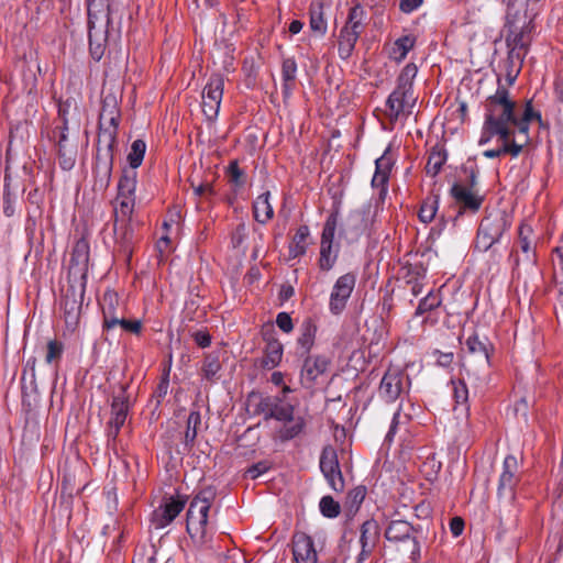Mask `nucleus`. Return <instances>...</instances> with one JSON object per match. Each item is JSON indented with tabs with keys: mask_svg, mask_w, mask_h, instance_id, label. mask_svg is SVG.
<instances>
[{
	"mask_svg": "<svg viewBox=\"0 0 563 563\" xmlns=\"http://www.w3.org/2000/svg\"><path fill=\"white\" fill-rule=\"evenodd\" d=\"M113 234L115 252L129 263L134 245V232L131 222H113Z\"/></svg>",
	"mask_w": 563,
	"mask_h": 563,
	"instance_id": "6ab92c4d",
	"label": "nucleus"
},
{
	"mask_svg": "<svg viewBox=\"0 0 563 563\" xmlns=\"http://www.w3.org/2000/svg\"><path fill=\"white\" fill-rule=\"evenodd\" d=\"M187 504V496L177 494L164 498V503L154 512V523L156 528H164L172 523L175 518L184 510Z\"/></svg>",
	"mask_w": 563,
	"mask_h": 563,
	"instance_id": "dca6fc26",
	"label": "nucleus"
},
{
	"mask_svg": "<svg viewBox=\"0 0 563 563\" xmlns=\"http://www.w3.org/2000/svg\"><path fill=\"white\" fill-rule=\"evenodd\" d=\"M440 195L430 192L421 202L418 217L423 223H430L434 220L437 211L439 209Z\"/></svg>",
	"mask_w": 563,
	"mask_h": 563,
	"instance_id": "a19ab883",
	"label": "nucleus"
},
{
	"mask_svg": "<svg viewBox=\"0 0 563 563\" xmlns=\"http://www.w3.org/2000/svg\"><path fill=\"white\" fill-rule=\"evenodd\" d=\"M366 12L361 3H355L349 11L345 24L340 30L338 38V53L340 58L349 59L355 45L365 29Z\"/></svg>",
	"mask_w": 563,
	"mask_h": 563,
	"instance_id": "39448f33",
	"label": "nucleus"
},
{
	"mask_svg": "<svg viewBox=\"0 0 563 563\" xmlns=\"http://www.w3.org/2000/svg\"><path fill=\"white\" fill-rule=\"evenodd\" d=\"M450 194L459 206L456 216L453 218L454 223L459 217L467 211L471 213H476L484 202L483 195H479L477 190H472L470 187H465L460 183H455L451 187Z\"/></svg>",
	"mask_w": 563,
	"mask_h": 563,
	"instance_id": "9b49d317",
	"label": "nucleus"
},
{
	"mask_svg": "<svg viewBox=\"0 0 563 563\" xmlns=\"http://www.w3.org/2000/svg\"><path fill=\"white\" fill-rule=\"evenodd\" d=\"M263 340L266 342L263 350V356L255 361L258 368L271 371L279 365L284 355L282 342L274 336V329L263 332Z\"/></svg>",
	"mask_w": 563,
	"mask_h": 563,
	"instance_id": "4468645a",
	"label": "nucleus"
},
{
	"mask_svg": "<svg viewBox=\"0 0 563 563\" xmlns=\"http://www.w3.org/2000/svg\"><path fill=\"white\" fill-rule=\"evenodd\" d=\"M114 157L96 155L93 166L95 186L99 189H107L111 183Z\"/></svg>",
	"mask_w": 563,
	"mask_h": 563,
	"instance_id": "c85d7f7f",
	"label": "nucleus"
},
{
	"mask_svg": "<svg viewBox=\"0 0 563 563\" xmlns=\"http://www.w3.org/2000/svg\"><path fill=\"white\" fill-rule=\"evenodd\" d=\"M89 252L90 247L87 239L80 238L75 242L69 261V279L71 278V276H78L81 280L80 283H86L88 273Z\"/></svg>",
	"mask_w": 563,
	"mask_h": 563,
	"instance_id": "2eb2a0df",
	"label": "nucleus"
},
{
	"mask_svg": "<svg viewBox=\"0 0 563 563\" xmlns=\"http://www.w3.org/2000/svg\"><path fill=\"white\" fill-rule=\"evenodd\" d=\"M406 377L407 375L401 368L389 366L378 387L379 397L388 404L396 401L405 389L404 379Z\"/></svg>",
	"mask_w": 563,
	"mask_h": 563,
	"instance_id": "f8f14e48",
	"label": "nucleus"
},
{
	"mask_svg": "<svg viewBox=\"0 0 563 563\" xmlns=\"http://www.w3.org/2000/svg\"><path fill=\"white\" fill-rule=\"evenodd\" d=\"M355 285L356 274L353 272H349L335 280L329 300V310L332 314L338 316L344 311Z\"/></svg>",
	"mask_w": 563,
	"mask_h": 563,
	"instance_id": "1a4fd4ad",
	"label": "nucleus"
},
{
	"mask_svg": "<svg viewBox=\"0 0 563 563\" xmlns=\"http://www.w3.org/2000/svg\"><path fill=\"white\" fill-rule=\"evenodd\" d=\"M411 98V93H408L399 89H394V91L389 95V97L386 100V114L391 122L397 121L400 114L405 112L406 107L409 103V99Z\"/></svg>",
	"mask_w": 563,
	"mask_h": 563,
	"instance_id": "c756f323",
	"label": "nucleus"
},
{
	"mask_svg": "<svg viewBox=\"0 0 563 563\" xmlns=\"http://www.w3.org/2000/svg\"><path fill=\"white\" fill-rule=\"evenodd\" d=\"M418 73V68L413 63L407 64L397 78V86L399 89L412 95V81Z\"/></svg>",
	"mask_w": 563,
	"mask_h": 563,
	"instance_id": "8fccbe9b",
	"label": "nucleus"
},
{
	"mask_svg": "<svg viewBox=\"0 0 563 563\" xmlns=\"http://www.w3.org/2000/svg\"><path fill=\"white\" fill-rule=\"evenodd\" d=\"M501 145L498 148L486 150L483 155L487 158H497L504 155H509L516 158L520 155L523 147L529 143H525V139L517 141L516 136H507L506 139H499Z\"/></svg>",
	"mask_w": 563,
	"mask_h": 563,
	"instance_id": "bb28decb",
	"label": "nucleus"
},
{
	"mask_svg": "<svg viewBox=\"0 0 563 563\" xmlns=\"http://www.w3.org/2000/svg\"><path fill=\"white\" fill-rule=\"evenodd\" d=\"M448 159V153L443 144H435L429 153L426 165V173L431 177H435L442 169Z\"/></svg>",
	"mask_w": 563,
	"mask_h": 563,
	"instance_id": "f704fd0d",
	"label": "nucleus"
},
{
	"mask_svg": "<svg viewBox=\"0 0 563 563\" xmlns=\"http://www.w3.org/2000/svg\"><path fill=\"white\" fill-rule=\"evenodd\" d=\"M305 428V420L302 417L294 418L286 421L284 427L278 431V437L282 441H289L298 437Z\"/></svg>",
	"mask_w": 563,
	"mask_h": 563,
	"instance_id": "09e8293b",
	"label": "nucleus"
},
{
	"mask_svg": "<svg viewBox=\"0 0 563 563\" xmlns=\"http://www.w3.org/2000/svg\"><path fill=\"white\" fill-rule=\"evenodd\" d=\"M360 532L361 552L357 562L362 563L375 550L380 539V527L376 520L369 519L362 523Z\"/></svg>",
	"mask_w": 563,
	"mask_h": 563,
	"instance_id": "aec40b11",
	"label": "nucleus"
},
{
	"mask_svg": "<svg viewBox=\"0 0 563 563\" xmlns=\"http://www.w3.org/2000/svg\"><path fill=\"white\" fill-rule=\"evenodd\" d=\"M201 424V416L197 410L190 411L187 418V428L185 431V446L191 449L195 444V440L197 438L198 428Z\"/></svg>",
	"mask_w": 563,
	"mask_h": 563,
	"instance_id": "49530a36",
	"label": "nucleus"
},
{
	"mask_svg": "<svg viewBox=\"0 0 563 563\" xmlns=\"http://www.w3.org/2000/svg\"><path fill=\"white\" fill-rule=\"evenodd\" d=\"M102 310V328L111 330L118 325L121 316L118 314L119 297L112 290H107L100 300Z\"/></svg>",
	"mask_w": 563,
	"mask_h": 563,
	"instance_id": "a878e982",
	"label": "nucleus"
},
{
	"mask_svg": "<svg viewBox=\"0 0 563 563\" xmlns=\"http://www.w3.org/2000/svg\"><path fill=\"white\" fill-rule=\"evenodd\" d=\"M511 217L501 209L494 210L485 216L478 227L475 249L479 252L488 251L498 243L506 231L511 227Z\"/></svg>",
	"mask_w": 563,
	"mask_h": 563,
	"instance_id": "7ed1b4c3",
	"label": "nucleus"
},
{
	"mask_svg": "<svg viewBox=\"0 0 563 563\" xmlns=\"http://www.w3.org/2000/svg\"><path fill=\"white\" fill-rule=\"evenodd\" d=\"M58 165L63 170H70L74 168L77 158V146H69L67 148H57Z\"/></svg>",
	"mask_w": 563,
	"mask_h": 563,
	"instance_id": "13d9d810",
	"label": "nucleus"
},
{
	"mask_svg": "<svg viewBox=\"0 0 563 563\" xmlns=\"http://www.w3.org/2000/svg\"><path fill=\"white\" fill-rule=\"evenodd\" d=\"M339 221V210H333L327 218L322 233H321V241L320 243H331L333 244L335 231L338 227Z\"/></svg>",
	"mask_w": 563,
	"mask_h": 563,
	"instance_id": "6e6d98bb",
	"label": "nucleus"
},
{
	"mask_svg": "<svg viewBox=\"0 0 563 563\" xmlns=\"http://www.w3.org/2000/svg\"><path fill=\"white\" fill-rule=\"evenodd\" d=\"M318 330L319 324L316 317L309 316L303 318L298 328V336L296 339L297 355L307 354L312 351L316 344Z\"/></svg>",
	"mask_w": 563,
	"mask_h": 563,
	"instance_id": "a211bd4d",
	"label": "nucleus"
},
{
	"mask_svg": "<svg viewBox=\"0 0 563 563\" xmlns=\"http://www.w3.org/2000/svg\"><path fill=\"white\" fill-rule=\"evenodd\" d=\"M211 505L190 501L186 514V530L192 542L199 548L209 547L213 531L209 526Z\"/></svg>",
	"mask_w": 563,
	"mask_h": 563,
	"instance_id": "20e7f679",
	"label": "nucleus"
},
{
	"mask_svg": "<svg viewBox=\"0 0 563 563\" xmlns=\"http://www.w3.org/2000/svg\"><path fill=\"white\" fill-rule=\"evenodd\" d=\"M269 199L271 192L267 190L253 202V217L261 224H266L274 217V209Z\"/></svg>",
	"mask_w": 563,
	"mask_h": 563,
	"instance_id": "2f4dec72",
	"label": "nucleus"
},
{
	"mask_svg": "<svg viewBox=\"0 0 563 563\" xmlns=\"http://www.w3.org/2000/svg\"><path fill=\"white\" fill-rule=\"evenodd\" d=\"M394 163L390 155V147H387L383 155L375 161V174L372 178V186L379 188L380 195L387 191V184Z\"/></svg>",
	"mask_w": 563,
	"mask_h": 563,
	"instance_id": "5701e85b",
	"label": "nucleus"
},
{
	"mask_svg": "<svg viewBox=\"0 0 563 563\" xmlns=\"http://www.w3.org/2000/svg\"><path fill=\"white\" fill-rule=\"evenodd\" d=\"M310 230L306 224L300 225L288 247L289 258L301 257L307 253L309 245Z\"/></svg>",
	"mask_w": 563,
	"mask_h": 563,
	"instance_id": "473e14b6",
	"label": "nucleus"
},
{
	"mask_svg": "<svg viewBox=\"0 0 563 563\" xmlns=\"http://www.w3.org/2000/svg\"><path fill=\"white\" fill-rule=\"evenodd\" d=\"M119 125H98L96 155L114 157Z\"/></svg>",
	"mask_w": 563,
	"mask_h": 563,
	"instance_id": "393cba45",
	"label": "nucleus"
},
{
	"mask_svg": "<svg viewBox=\"0 0 563 563\" xmlns=\"http://www.w3.org/2000/svg\"><path fill=\"white\" fill-rule=\"evenodd\" d=\"M225 176L228 177V181L235 188H241L246 184V173L240 167L236 159L230 162L225 169Z\"/></svg>",
	"mask_w": 563,
	"mask_h": 563,
	"instance_id": "864d4df0",
	"label": "nucleus"
},
{
	"mask_svg": "<svg viewBox=\"0 0 563 563\" xmlns=\"http://www.w3.org/2000/svg\"><path fill=\"white\" fill-rule=\"evenodd\" d=\"M320 512L327 518H336L341 512V506L332 496H323L319 503Z\"/></svg>",
	"mask_w": 563,
	"mask_h": 563,
	"instance_id": "0e129e2a",
	"label": "nucleus"
},
{
	"mask_svg": "<svg viewBox=\"0 0 563 563\" xmlns=\"http://www.w3.org/2000/svg\"><path fill=\"white\" fill-rule=\"evenodd\" d=\"M468 355L461 360V371L474 385L484 384L490 365V354L487 338L481 339L473 333L465 341Z\"/></svg>",
	"mask_w": 563,
	"mask_h": 563,
	"instance_id": "f03ea898",
	"label": "nucleus"
},
{
	"mask_svg": "<svg viewBox=\"0 0 563 563\" xmlns=\"http://www.w3.org/2000/svg\"><path fill=\"white\" fill-rule=\"evenodd\" d=\"M498 87L494 95L486 98L484 102L485 120L483 124V133L479 145H483L494 136L506 139L507 136H516L519 134L525 139V143H529V125L532 121L542 124L540 111L533 109L532 100H528L521 115L516 112L517 103L510 98L508 88L501 82V78H497Z\"/></svg>",
	"mask_w": 563,
	"mask_h": 563,
	"instance_id": "f257e3e1",
	"label": "nucleus"
},
{
	"mask_svg": "<svg viewBox=\"0 0 563 563\" xmlns=\"http://www.w3.org/2000/svg\"><path fill=\"white\" fill-rule=\"evenodd\" d=\"M128 385H121L120 391L112 397L111 401V417L118 419L126 420L129 410H130V401L128 391Z\"/></svg>",
	"mask_w": 563,
	"mask_h": 563,
	"instance_id": "c9c22d12",
	"label": "nucleus"
},
{
	"mask_svg": "<svg viewBox=\"0 0 563 563\" xmlns=\"http://www.w3.org/2000/svg\"><path fill=\"white\" fill-rule=\"evenodd\" d=\"M415 37L411 35H405L395 41L394 58L398 62L406 58L408 52L415 46Z\"/></svg>",
	"mask_w": 563,
	"mask_h": 563,
	"instance_id": "052dcab7",
	"label": "nucleus"
},
{
	"mask_svg": "<svg viewBox=\"0 0 563 563\" xmlns=\"http://www.w3.org/2000/svg\"><path fill=\"white\" fill-rule=\"evenodd\" d=\"M169 374H170V368L169 367L164 368L161 380L153 393V398L156 400V407H158L162 404V401L164 400V398L166 397V395L168 393Z\"/></svg>",
	"mask_w": 563,
	"mask_h": 563,
	"instance_id": "69168bd1",
	"label": "nucleus"
},
{
	"mask_svg": "<svg viewBox=\"0 0 563 563\" xmlns=\"http://www.w3.org/2000/svg\"><path fill=\"white\" fill-rule=\"evenodd\" d=\"M86 283H80L79 288L69 284L60 300L63 318L68 330L74 331L80 320Z\"/></svg>",
	"mask_w": 563,
	"mask_h": 563,
	"instance_id": "0eeeda50",
	"label": "nucleus"
},
{
	"mask_svg": "<svg viewBox=\"0 0 563 563\" xmlns=\"http://www.w3.org/2000/svg\"><path fill=\"white\" fill-rule=\"evenodd\" d=\"M402 279L405 284L410 288V292L413 297H418L423 289L424 280L427 277V267L423 263L406 264L401 267Z\"/></svg>",
	"mask_w": 563,
	"mask_h": 563,
	"instance_id": "412c9836",
	"label": "nucleus"
},
{
	"mask_svg": "<svg viewBox=\"0 0 563 563\" xmlns=\"http://www.w3.org/2000/svg\"><path fill=\"white\" fill-rule=\"evenodd\" d=\"M221 368L222 365L220 363L218 354H206L201 366L202 378L211 383L216 382L218 379V374L221 371Z\"/></svg>",
	"mask_w": 563,
	"mask_h": 563,
	"instance_id": "c03bdc74",
	"label": "nucleus"
},
{
	"mask_svg": "<svg viewBox=\"0 0 563 563\" xmlns=\"http://www.w3.org/2000/svg\"><path fill=\"white\" fill-rule=\"evenodd\" d=\"M297 75V63L295 58H284L282 64V78H283V95L285 97L290 96L295 88Z\"/></svg>",
	"mask_w": 563,
	"mask_h": 563,
	"instance_id": "e433bc0d",
	"label": "nucleus"
},
{
	"mask_svg": "<svg viewBox=\"0 0 563 563\" xmlns=\"http://www.w3.org/2000/svg\"><path fill=\"white\" fill-rule=\"evenodd\" d=\"M10 175L8 172L4 174V185H3V213L5 217L10 218L14 214V203L16 200V196L13 195L10 190Z\"/></svg>",
	"mask_w": 563,
	"mask_h": 563,
	"instance_id": "bf43d9fd",
	"label": "nucleus"
},
{
	"mask_svg": "<svg viewBox=\"0 0 563 563\" xmlns=\"http://www.w3.org/2000/svg\"><path fill=\"white\" fill-rule=\"evenodd\" d=\"M323 476L325 477L329 486L334 492H343L345 487L344 478L341 472V468L338 467L336 470H333V472H325L323 473Z\"/></svg>",
	"mask_w": 563,
	"mask_h": 563,
	"instance_id": "774afa93",
	"label": "nucleus"
},
{
	"mask_svg": "<svg viewBox=\"0 0 563 563\" xmlns=\"http://www.w3.org/2000/svg\"><path fill=\"white\" fill-rule=\"evenodd\" d=\"M118 206L113 209V222H131L134 211L135 197L118 196Z\"/></svg>",
	"mask_w": 563,
	"mask_h": 563,
	"instance_id": "ea45409f",
	"label": "nucleus"
},
{
	"mask_svg": "<svg viewBox=\"0 0 563 563\" xmlns=\"http://www.w3.org/2000/svg\"><path fill=\"white\" fill-rule=\"evenodd\" d=\"M339 249L333 250L331 243H320V256L318 261L319 268L323 272H329L336 263Z\"/></svg>",
	"mask_w": 563,
	"mask_h": 563,
	"instance_id": "a18cd8bd",
	"label": "nucleus"
},
{
	"mask_svg": "<svg viewBox=\"0 0 563 563\" xmlns=\"http://www.w3.org/2000/svg\"><path fill=\"white\" fill-rule=\"evenodd\" d=\"M295 408L290 404H282V398L275 397V401L269 412V419L278 421H290L292 420Z\"/></svg>",
	"mask_w": 563,
	"mask_h": 563,
	"instance_id": "3c124183",
	"label": "nucleus"
},
{
	"mask_svg": "<svg viewBox=\"0 0 563 563\" xmlns=\"http://www.w3.org/2000/svg\"><path fill=\"white\" fill-rule=\"evenodd\" d=\"M110 24H88L89 52L95 60H100L104 54L108 27Z\"/></svg>",
	"mask_w": 563,
	"mask_h": 563,
	"instance_id": "b1692460",
	"label": "nucleus"
},
{
	"mask_svg": "<svg viewBox=\"0 0 563 563\" xmlns=\"http://www.w3.org/2000/svg\"><path fill=\"white\" fill-rule=\"evenodd\" d=\"M35 365H36V357H30L27 361H26V364H25V367L23 369V374H22V377H21V390H22V401L23 404L25 402V398L26 396L29 395L27 394V387L25 385V374L27 371H30V376H31V380H30V385H31V388L33 390H36V375H35Z\"/></svg>",
	"mask_w": 563,
	"mask_h": 563,
	"instance_id": "680f3d73",
	"label": "nucleus"
},
{
	"mask_svg": "<svg viewBox=\"0 0 563 563\" xmlns=\"http://www.w3.org/2000/svg\"><path fill=\"white\" fill-rule=\"evenodd\" d=\"M555 258H553V265L555 268L554 284L560 296H563V234L560 240V244L553 250Z\"/></svg>",
	"mask_w": 563,
	"mask_h": 563,
	"instance_id": "de8ad7c7",
	"label": "nucleus"
},
{
	"mask_svg": "<svg viewBox=\"0 0 563 563\" xmlns=\"http://www.w3.org/2000/svg\"><path fill=\"white\" fill-rule=\"evenodd\" d=\"M310 15V29L319 33L320 35H324L327 33L328 24L324 18V7L322 1H316L310 4L309 8Z\"/></svg>",
	"mask_w": 563,
	"mask_h": 563,
	"instance_id": "58836bf2",
	"label": "nucleus"
},
{
	"mask_svg": "<svg viewBox=\"0 0 563 563\" xmlns=\"http://www.w3.org/2000/svg\"><path fill=\"white\" fill-rule=\"evenodd\" d=\"M441 302L442 299L439 294L429 291L428 295L419 301L418 307L415 311V316L419 317L427 312H430L440 307Z\"/></svg>",
	"mask_w": 563,
	"mask_h": 563,
	"instance_id": "4d7b16f0",
	"label": "nucleus"
},
{
	"mask_svg": "<svg viewBox=\"0 0 563 563\" xmlns=\"http://www.w3.org/2000/svg\"><path fill=\"white\" fill-rule=\"evenodd\" d=\"M88 24L111 23L109 0H87Z\"/></svg>",
	"mask_w": 563,
	"mask_h": 563,
	"instance_id": "7c9ffc66",
	"label": "nucleus"
},
{
	"mask_svg": "<svg viewBox=\"0 0 563 563\" xmlns=\"http://www.w3.org/2000/svg\"><path fill=\"white\" fill-rule=\"evenodd\" d=\"M369 209H357L349 213L341 234L350 238L351 241H356L367 230V217Z\"/></svg>",
	"mask_w": 563,
	"mask_h": 563,
	"instance_id": "4be33fe9",
	"label": "nucleus"
},
{
	"mask_svg": "<svg viewBox=\"0 0 563 563\" xmlns=\"http://www.w3.org/2000/svg\"><path fill=\"white\" fill-rule=\"evenodd\" d=\"M519 468V461L515 455L505 457L497 487L499 498L515 499L516 487L521 479Z\"/></svg>",
	"mask_w": 563,
	"mask_h": 563,
	"instance_id": "9d476101",
	"label": "nucleus"
},
{
	"mask_svg": "<svg viewBox=\"0 0 563 563\" xmlns=\"http://www.w3.org/2000/svg\"><path fill=\"white\" fill-rule=\"evenodd\" d=\"M340 467L336 450L332 445H327L322 449L320 455V470L323 473L333 472Z\"/></svg>",
	"mask_w": 563,
	"mask_h": 563,
	"instance_id": "603ef678",
	"label": "nucleus"
},
{
	"mask_svg": "<svg viewBox=\"0 0 563 563\" xmlns=\"http://www.w3.org/2000/svg\"><path fill=\"white\" fill-rule=\"evenodd\" d=\"M275 397L266 396L263 397L261 394L252 391L249 394L246 399L247 408H253L252 415L260 416L264 415V419H269V412L272 411Z\"/></svg>",
	"mask_w": 563,
	"mask_h": 563,
	"instance_id": "72a5a7b5",
	"label": "nucleus"
},
{
	"mask_svg": "<svg viewBox=\"0 0 563 563\" xmlns=\"http://www.w3.org/2000/svg\"><path fill=\"white\" fill-rule=\"evenodd\" d=\"M453 397L457 405H466L468 400V389L464 377L452 379Z\"/></svg>",
	"mask_w": 563,
	"mask_h": 563,
	"instance_id": "338daca9",
	"label": "nucleus"
},
{
	"mask_svg": "<svg viewBox=\"0 0 563 563\" xmlns=\"http://www.w3.org/2000/svg\"><path fill=\"white\" fill-rule=\"evenodd\" d=\"M146 151V144L143 140H135L132 145L130 153L128 154L129 167L135 169L141 166Z\"/></svg>",
	"mask_w": 563,
	"mask_h": 563,
	"instance_id": "5fc2aeb1",
	"label": "nucleus"
},
{
	"mask_svg": "<svg viewBox=\"0 0 563 563\" xmlns=\"http://www.w3.org/2000/svg\"><path fill=\"white\" fill-rule=\"evenodd\" d=\"M295 563H318L314 542L306 532L297 531L291 538Z\"/></svg>",
	"mask_w": 563,
	"mask_h": 563,
	"instance_id": "f3484780",
	"label": "nucleus"
},
{
	"mask_svg": "<svg viewBox=\"0 0 563 563\" xmlns=\"http://www.w3.org/2000/svg\"><path fill=\"white\" fill-rule=\"evenodd\" d=\"M137 173L124 167L118 183V196L135 197Z\"/></svg>",
	"mask_w": 563,
	"mask_h": 563,
	"instance_id": "37998d69",
	"label": "nucleus"
},
{
	"mask_svg": "<svg viewBox=\"0 0 563 563\" xmlns=\"http://www.w3.org/2000/svg\"><path fill=\"white\" fill-rule=\"evenodd\" d=\"M514 1H508V12H507V22L506 27L508 30L507 36H506V44L508 49L522 53L523 55L528 54L529 46L531 43L530 37V21L526 22L523 21L522 25L518 24L517 21V13H512L514 9Z\"/></svg>",
	"mask_w": 563,
	"mask_h": 563,
	"instance_id": "423d86ee",
	"label": "nucleus"
},
{
	"mask_svg": "<svg viewBox=\"0 0 563 563\" xmlns=\"http://www.w3.org/2000/svg\"><path fill=\"white\" fill-rule=\"evenodd\" d=\"M532 234V228L527 224H521L518 231V247L522 253L526 254V261L536 264L537 263V252L536 249L531 245L530 236Z\"/></svg>",
	"mask_w": 563,
	"mask_h": 563,
	"instance_id": "4c0bfd02",
	"label": "nucleus"
},
{
	"mask_svg": "<svg viewBox=\"0 0 563 563\" xmlns=\"http://www.w3.org/2000/svg\"><path fill=\"white\" fill-rule=\"evenodd\" d=\"M302 360L300 369V383L305 388H311L319 376L327 372L329 360L321 354H298Z\"/></svg>",
	"mask_w": 563,
	"mask_h": 563,
	"instance_id": "ddd939ff",
	"label": "nucleus"
},
{
	"mask_svg": "<svg viewBox=\"0 0 563 563\" xmlns=\"http://www.w3.org/2000/svg\"><path fill=\"white\" fill-rule=\"evenodd\" d=\"M65 345L57 339L49 340L46 345L45 361L47 364L58 363L63 356Z\"/></svg>",
	"mask_w": 563,
	"mask_h": 563,
	"instance_id": "e2e57ef3",
	"label": "nucleus"
},
{
	"mask_svg": "<svg viewBox=\"0 0 563 563\" xmlns=\"http://www.w3.org/2000/svg\"><path fill=\"white\" fill-rule=\"evenodd\" d=\"M121 111L118 99L114 95L109 93L101 100V110L99 114L98 125H119Z\"/></svg>",
	"mask_w": 563,
	"mask_h": 563,
	"instance_id": "cd10ccee",
	"label": "nucleus"
},
{
	"mask_svg": "<svg viewBox=\"0 0 563 563\" xmlns=\"http://www.w3.org/2000/svg\"><path fill=\"white\" fill-rule=\"evenodd\" d=\"M224 88V77L221 74H211L207 85L203 88L202 97L214 100L217 102L222 101Z\"/></svg>",
	"mask_w": 563,
	"mask_h": 563,
	"instance_id": "79ce46f5",
	"label": "nucleus"
},
{
	"mask_svg": "<svg viewBox=\"0 0 563 563\" xmlns=\"http://www.w3.org/2000/svg\"><path fill=\"white\" fill-rule=\"evenodd\" d=\"M417 532L418 529L406 520H391L385 530V538L396 543L410 541V559L412 562H417L421 556V545L416 537Z\"/></svg>",
	"mask_w": 563,
	"mask_h": 563,
	"instance_id": "6e6552de",
	"label": "nucleus"
}]
</instances>
